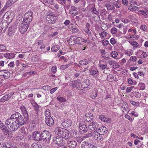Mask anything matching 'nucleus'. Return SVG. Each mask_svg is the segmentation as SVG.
Segmentation results:
<instances>
[{"mask_svg":"<svg viewBox=\"0 0 148 148\" xmlns=\"http://www.w3.org/2000/svg\"><path fill=\"white\" fill-rule=\"evenodd\" d=\"M137 13L140 15H141L143 16H147L148 14V10L147 8H145L143 10H139Z\"/></svg>","mask_w":148,"mask_h":148,"instance_id":"nucleus-19","label":"nucleus"},{"mask_svg":"<svg viewBox=\"0 0 148 148\" xmlns=\"http://www.w3.org/2000/svg\"><path fill=\"white\" fill-rule=\"evenodd\" d=\"M12 115L10 117L7 119L5 121V125H4V127L5 128L6 131L3 132V133L6 134H8L10 130L7 128L10 129V131H14L18 129L17 128V124L15 123V122L13 118H12Z\"/></svg>","mask_w":148,"mask_h":148,"instance_id":"nucleus-1","label":"nucleus"},{"mask_svg":"<svg viewBox=\"0 0 148 148\" xmlns=\"http://www.w3.org/2000/svg\"><path fill=\"white\" fill-rule=\"evenodd\" d=\"M45 113L46 116L45 118H48L50 117H51L50 116L51 114L49 110H46Z\"/></svg>","mask_w":148,"mask_h":148,"instance_id":"nucleus-42","label":"nucleus"},{"mask_svg":"<svg viewBox=\"0 0 148 148\" xmlns=\"http://www.w3.org/2000/svg\"><path fill=\"white\" fill-rule=\"evenodd\" d=\"M128 107V105L126 104L125 106L123 105L122 106L121 109L124 112H128L129 111V109Z\"/></svg>","mask_w":148,"mask_h":148,"instance_id":"nucleus-34","label":"nucleus"},{"mask_svg":"<svg viewBox=\"0 0 148 148\" xmlns=\"http://www.w3.org/2000/svg\"><path fill=\"white\" fill-rule=\"evenodd\" d=\"M56 148H67L66 146L63 144H59Z\"/></svg>","mask_w":148,"mask_h":148,"instance_id":"nucleus-62","label":"nucleus"},{"mask_svg":"<svg viewBox=\"0 0 148 148\" xmlns=\"http://www.w3.org/2000/svg\"><path fill=\"white\" fill-rule=\"evenodd\" d=\"M94 135V138L96 140H99L101 138L102 136L97 132Z\"/></svg>","mask_w":148,"mask_h":148,"instance_id":"nucleus-33","label":"nucleus"},{"mask_svg":"<svg viewBox=\"0 0 148 148\" xmlns=\"http://www.w3.org/2000/svg\"><path fill=\"white\" fill-rule=\"evenodd\" d=\"M32 148H40L41 145L40 143H33L32 145Z\"/></svg>","mask_w":148,"mask_h":148,"instance_id":"nucleus-40","label":"nucleus"},{"mask_svg":"<svg viewBox=\"0 0 148 148\" xmlns=\"http://www.w3.org/2000/svg\"><path fill=\"white\" fill-rule=\"evenodd\" d=\"M138 86L140 89L141 90H143L145 88V85L144 83H141L138 84Z\"/></svg>","mask_w":148,"mask_h":148,"instance_id":"nucleus-49","label":"nucleus"},{"mask_svg":"<svg viewBox=\"0 0 148 148\" xmlns=\"http://www.w3.org/2000/svg\"><path fill=\"white\" fill-rule=\"evenodd\" d=\"M110 43L113 45L115 44L116 42V40L114 38H112L110 40Z\"/></svg>","mask_w":148,"mask_h":148,"instance_id":"nucleus-64","label":"nucleus"},{"mask_svg":"<svg viewBox=\"0 0 148 148\" xmlns=\"http://www.w3.org/2000/svg\"><path fill=\"white\" fill-rule=\"evenodd\" d=\"M138 7L136 6H134L130 9V11L132 12H135L138 11Z\"/></svg>","mask_w":148,"mask_h":148,"instance_id":"nucleus-53","label":"nucleus"},{"mask_svg":"<svg viewBox=\"0 0 148 148\" xmlns=\"http://www.w3.org/2000/svg\"><path fill=\"white\" fill-rule=\"evenodd\" d=\"M57 99L60 102H65L66 100L65 99L62 97H58L57 98Z\"/></svg>","mask_w":148,"mask_h":148,"instance_id":"nucleus-59","label":"nucleus"},{"mask_svg":"<svg viewBox=\"0 0 148 148\" xmlns=\"http://www.w3.org/2000/svg\"><path fill=\"white\" fill-rule=\"evenodd\" d=\"M12 118L15 119V123L17 124V127L18 129L21 125H23L25 123V120L21 114L18 112H16L12 114Z\"/></svg>","mask_w":148,"mask_h":148,"instance_id":"nucleus-3","label":"nucleus"},{"mask_svg":"<svg viewBox=\"0 0 148 148\" xmlns=\"http://www.w3.org/2000/svg\"><path fill=\"white\" fill-rule=\"evenodd\" d=\"M88 128L90 130L94 131V132H97V130L98 129V126L95 122L92 121L88 125Z\"/></svg>","mask_w":148,"mask_h":148,"instance_id":"nucleus-9","label":"nucleus"},{"mask_svg":"<svg viewBox=\"0 0 148 148\" xmlns=\"http://www.w3.org/2000/svg\"><path fill=\"white\" fill-rule=\"evenodd\" d=\"M18 134L21 137L23 138L26 136V133L24 127L21 128L18 132Z\"/></svg>","mask_w":148,"mask_h":148,"instance_id":"nucleus-22","label":"nucleus"},{"mask_svg":"<svg viewBox=\"0 0 148 148\" xmlns=\"http://www.w3.org/2000/svg\"><path fill=\"white\" fill-rule=\"evenodd\" d=\"M70 65L69 64L62 65L60 66V69L62 70H64L67 68Z\"/></svg>","mask_w":148,"mask_h":148,"instance_id":"nucleus-55","label":"nucleus"},{"mask_svg":"<svg viewBox=\"0 0 148 148\" xmlns=\"http://www.w3.org/2000/svg\"><path fill=\"white\" fill-rule=\"evenodd\" d=\"M45 123L47 125L51 126L53 124L54 121L52 117L45 118Z\"/></svg>","mask_w":148,"mask_h":148,"instance_id":"nucleus-18","label":"nucleus"},{"mask_svg":"<svg viewBox=\"0 0 148 148\" xmlns=\"http://www.w3.org/2000/svg\"><path fill=\"white\" fill-rule=\"evenodd\" d=\"M130 18L131 19V21L133 23L136 22V21L137 20L136 18L132 15H130Z\"/></svg>","mask_w":148,"mask_h":148,"instance_id":"nucleus-58","label":"nucleus"},{"mask_svg":"<svg viewBox=\"0 0 148 148\" xmlns=\"http://www.w3.org/2000/svg\"><path fill=\"white\" fill-rule=\"evenodd\" d=\"M81 82L78 80L71 81L69 83V85L73 88L78 89L80 88Z\"/></svg>","mask_w":148,"mask_h":148,"instance_id":"nucleus-8","label":"nucleus"},{"mask_svg":"<svg viewBox=\"0 0 148 148\" xmlns=\"http://www.w3.org/2000/svg\"><path fill=\"white\" fill-rule=\"evenodd\" d=\"M11 143H6L4 144L3 146V148H10L11 147Z\"/></svg>","mask_w":148,"mask_h":148,"instance_id":"nucleus-57","label":"nucleus"},{"mask_svg":"<svg viewBox=\"0 0 148 148\" xmlns=\"http://www.w3.org/2000/svg\"><path fill=\"white\" fill-rule=\"evenodd\" d=\"M107 79L109 82H112L116 81V78L115 75L110 74L108 75Z\"/></svg>","mask_w":148,"mask_h":148,"instance_id":"nucleus-25","label":"nucleus"},{"mask_svg":"<svg viewBox=\"0 0 148 148\" xmlns=\"http://www.w3.org/2000/svg\"><path fill=\"white\" fill-rule=\"evenodd\" d=\"M140 29L143 31H145L147 29V27L146 25H142L140 27Z\"/></svg>","mask_w":148,"mask_h":148,"instance_id":"nucleus-63","label":"nucleus"},{"mask_svg":"<svg viewBox=\"0 0 148 148\" xmlns=\"http://www.w3.org/2000/svg\"><path fill=\"white\" fill-rule=\"evenodd\" d=\"M97 131L99 133V134H100L101 135L104 134L107 132L106 128L105 127H100L97 129Z\"/></svg>","mask_w":148,"mask_h":148,"instance_id":"nucleus-21","label":"nucleus"},{"mask_svg":"<svg viewBox=\"0 0 148 148\" xmlns=\"http://www.w3.org/2000/svg\"><path fill=\"white\" fill-rule=\"evenodd\" d=\"M33 120L34 121H37L39 117L38 115V113H36V112L35 114H34L32 116Z\"/></svg>","mask_w":148,"mask_h":148,"instance_id":"nucleus-39","label":"nucleus"},{"mask_svg":"<svg viewBox=\"0 0 148 148\" xmlns=\"http://www.w3.org/2000/svg\"><path fill=\"white\" fill-rule=\"evenodd\" d=\"M14 94V92H12L10 93L6 94L0 99V102H4L9 100L12 97Z\"/></svg>","mask_w":148,"mask_h":148,"instance_id":"nucleus-10","label":"nucleus"},{"mask_svg":"<svg viewBox=\"0 0 148 148\" xmlns=\"http://www.w3.org/2000/svg\"><path fill=\"white\" fill-rule=\"evenodd\" d=\"M106 6L107 9L110 10H114L115 9V8L114 5H112L109 4H106Z\"/></svg>","mask_w":148,"mask_h":148,"instance_id":"nucleus-38","label":"nucleus"},{"mask_svg":"<svg viewBox=\"0 0 148 148\" xmlns=\"http://www.w3.org/2000/svg\"><path fill=\"white\" fill-rule=\"evenodd\" d=\"M79 127L80 132L82 133H84L87 132L88 128L85 122L80 121L79 122Z\"/></svg>","mask_w":148,"mask_h":148,"instance_id":"nucleus-6","label":"nucleus"},{"mask_svg":"<svg viewBox=\"0 0 148 148\" xmlns=\"http://www.w3.org/2000/svg\"><path fill=\"white\" fill-rule=\"evenodd\" d=\"M77 145L76 141L73 140L68 143V145L70 148H75Z\"/></svg>","mask_w":148,"mask_h":148,"instance_id":"nucleus-26","label":"nucleus"},{"mask_svg":"<svg viewBox=\"0 0 148 148\" xmlns=\"http://www.w3.org/2000/svg\"><path fill=\"white\" fill-rule=\"evenodd\" d=\"M15 54L13 53H7L4 55V56L8 59H12L14 58Z\"/></svg>","mask_w":148,"mask_h":148,"instance_id":"nucleus-28","label":"nucleus"},{"mask_svg":"<svg viewBox=\"0 0 148 148\" xmlns=\"http://www.w3.org/2000/svg\"><path fill=\"white\" fill-rule=\"evenodd\" d=\"M107 65L106 64H99V69L100 70H103L106 69H107L108 70L109 68H107Z\"/></svg>","mask_w":148,"mask_h":148,"instance_id":"nucleus-35","label":"nucleus"},{"mask_svg":"<svg viewBox=\"0 0 148 148\" xmlns=\"http://www.w3.org/2000/svg\"><path fill=\"white\" fill-rule=\"evenodd\" d=\"M42 139L45 142H49L51 136V133L48 131L45 130L41 133Z\"/></svg>","mask_w":148,"mask_h":148,"instance_id":"nucleus-5","label":"nucleus"},{"mask_svg":"<svg viewBox=\"0 0 148 148\" xmlns=\"http://www.w3.org/2000/svg\"><path fill=\"white\" fill-rule=\"evenodd\" d=\"M81 147L82 148H97L95 146L90 144L89 145L88 143L85 141L82 143Z\"/></svg>","mask_w":148,"mask_h":148,"instance_id":"nucleus-17","label":"nucleus"},{"mask_svg":"<svg viewBox=\"0 0 148 148\" xmlns=\"http://www.w3.org/2000/svg\"><path fill=\"white\" fill-rule=\"evenodd\" d=\"M113 4L115 6L116 8H119L121 7V4H120L119 2V0L116 2H115Z\"/></svg>","mask_w":148,"mask_h":148,"instance_id":"nucleus-54","label":"nucleus"},{"mask_svg":"<svg viewBox=\"0 0 148 148\" xmlns=\"http://www.w3.org/2000/svg\"><path fill=\"white\" fill-rule=\"evenodd\" d=\"M93 134L91 132H89L87 134H86L83 136L84 138H88L91 137L93 136Z\"/></svg>","mask_w":148,"mask_h":148,"instance_id":"nucleus-44","label":"nucleus"},{"mask_svg":"<svg viewBox=\"0 0 148 148\" xmlns=\"http://www.w3.org/2000/svg\"><path fill=\"white\" fill-rule=\"evenodd\" d=\"M6 49V47L5 46L0 44V51H4Z\"/></svg>","mask_w":148,"mask_h":148,"instance_id":"nucleus-52","label":"nucleus"},{"mask_svg":"<svg viewBox=\"0 0 148 148\" xmlns=\"http://www.w3.org/2000/svg\"><path fill=\"white\" fill-rule=\"evenodd\" d=\"M90 75L96 77H97L99 74V71L95 66H92L89 70Z\"/></svg>","mask_w":148,"mask_h":148,"instance_id":"nucleus-12","label":"nucleus"},{"mask_svg":"<svg viewBox=\"0 0 148 148\" xmlns=\"http://www.w3.org/2000/svg\"><path fill=\"white\" fill-rule=\"evenodd\" d=\"M107 34L108 33L104 31H103L101 33L99 34L100 36L102 38H104L106 36Z\"/></svg>","mask_w":148,"mask_h":148,"instance_id":"nucleus-46","label":"nucleus"},{"mask_svg":"<svg viewBox=\"0 0 148 148\" xmlns=\"http://www.w3.org/2000/svg\"><path fill=\"white\" fill-rule=\"evenodd\" d=\"M31 103L34 108L36 112V113H38L39 108L40 107V106L35 101H34L33 102H32Z\"/></svg>","mask_w":148,"mask_h":148,"instance_id":"nucleus-27","label":"nucleus"},{"mask_svg":"<svg viewBox=\"0 0 148 148\" xmlns=\"http://www.w3.org/2000/svg\"><path fill=\"white\" fill-rule=\"evenodd\" d=\"M90 62L89 59H85L81 60L79 62V63L81 65H84L88 64Z\"/></svg>","mask_w":148,"mask_h":148,"instance_id":"nucleus-29","label":"nucleus"},{"mask_svg":"<svg viewBox=\"0 0 148 148\" xmlns=\"http://www.w3.org/2000/svg\"><path fill=\"white\" fill-rule=\"evenodd\" d=\"M76 42L78 44L82 45L83 44L84 40L82 37H77L76 39Z\"/></svg>","mask_w":148,"mask_h":148,"instance_id":"nucleus-30","label":"nucleus"},{"mask_svg":"<svg viewBox=\"0 0 148 148\" xmlns=\"http://www.w3.org/2000/svg\"><path fill=\"white\" fill-rule=\"evenodd\" d=\"M43 1L48 4H50L51 5L54 4V1L53 0H43Z\"/></svg>","mask_w":148,"mask_h":148,"instance_id":"nucleus-41","label":"nucleus"},{"mask_svg":"<svg viewBox=\"0 0 148 148\" xmlns=\"http://www.w3.org/2000/svg\"><path fill=\"white\" fill-rule=\"evenodd\" d=\"M77 132L76 130L73 129L71 132L70 135H71L72 137L74 138H77V137L79 135Z\"/></svg>","mask_w":148,"mask_h":148,"instance_id":"nucleus-31","label":"nucleus"},{"mask_svg":"<svg viewBox=\"0 0 148 148\" xmlns=\"http://www.w3.org/2000/svg\"><path fill=\"white\" fill-rule=\"evenodd\" d=\"M33 12L31 11L27 12L24 15L23 22L26 24L30 25L33 18Z\"/></svg>","mask_w":148,"mask_h":148,"instance_id":"nucleus-4","label":"nucleus"},{"mask_svg":"<svg viewBox=\"0 0 148 148\" xmlns=\"http://www.w3.org/2000/svg\"><path fill=\"white\" fill-rule=\"evenodd\" d=\"M46 19L49 23L53 24L56 21L57 18L55 16L49 14L47 15Z\"/></svg>","mask_w":148,"mask_h":148,"instance_id":"nucleus-13","label":"nucleus"},{"mask_svg":"<svg viewBox=\"0 0 148 148\" xmlns=\"http://www.w3.org/2000/svg\"><path fill=\"white\" fill-rule=\"evenodd\" d=\"M20 109L21 110L24 117L25 120H27L28 119L29 116L26 108L23 106H21L20 107Z\"/></svg>","mask_w":148,"mask_h":148,"instance_id":"nucleus-16","label":"nucleus"},{"mask_svg":"<svg viewBox=\"0 0 148 148\" xmlns=\"http://www.w3.org/2000/svg\"><path fill=\"white\" fill-rule=\"evenodd\" d=\"M54 132L57 135L66 140L69 139L71 138L69 131L67 129L60 127H57L55 129Z\"/></svg>","mask_w":148,"mask_h":148,"instance_id":"nucleus-2","label":"nucleus"},{"mask_svg":"<svg viewBox=\"0 0 148 148\" xmlns=\"http://www.w3.org/2000/svg\"><path fill=\"white\" fill-rule=\"evenodd\" d=\"M85 116V120L88 122H89L93 118V115L91 113H86Z\"/></svg>","mask_w":148,"mask_h":148,"instance_id":"nucleus-20","label":"nucleus"},{"mask_svg":"<svg viewBox=\"0 0 148 148\" xmlns=\"http://www.w3.org/2000/svg\"><path fill=\"white\" fill-rule=\"evenodd\" d=\"M60 48V46L58 45L53 46L51 48V50L52 51H57Z\"/></svg>","mask_w":148,"mask_h":148,"instance_id":"nucleus-37","label":"nucleus"},{"mask_svg":"<svg viewBox=\"0 0 148 148\" xmlns=\"http://www.w3.org/2000/svg\"><path fill=\"white\" fill-rule=\"evenodd\" d=\"M10 12H7L5 13L4 15V16H6V18H10V20H12L13 19V18L12 16H11L10 14H9Z\"/></svg>","mask_w":148,"mask_h":148,"instance_id":"nucleus-45","label":"nucleus"},{"mask_svg":"<svg viewBox=\"0 0 148 148\" xmlns=\"http://www.w3.org/2000/svg\"><path fill=\"white\" fill-rule=\"evenodd\" d=\"M13 4H14V3L12 2L11 0H8L6 3L5 6L6 7L8 8Z\"/></svg>","mask_w":148,"mask_h":148,"instance_id":"nucleus-51","label":"nucleus"},{"mask_svg":"<svg viewBox=\"0 0 148 148\" xmlns=\"http://www.w3.org/2000/svg\"><path fill=\"white\" fill-rule=\"evenodd\" d=\"M101 56L103 58L106 60H107L109 58L108 55H107L106 53L101 54Z\"/></svg>","mask_w":148,"mask_h":148,"instance_id":"nucleus-60","label":"nucleus"},{"mask_svg":"<svg viewBox=\"0 0 148 148\" xmlns=\"http://www.w3.org/2000/svg\"><path fill=\"white\" fill-rule=\"evenodd\" d=\"M137 60V58L135 56H131L130 59V61L135 62Z\"/></svg>","mask_w":148,"mask_h":148,"instance_id":"nucleus-61","label":"nucleus"},{"mask_svg":"<svg viewBox=\"0 0 148 148\" xmlns=\"http://www.w3.org/2000/svg\"><path fill=\"white\" fill-rule=\"evenodd\" d=\"M92 7L91 9L92 10V12L97 16H99V10H98L96 9V8L95 7V4H92Z\"/></svg>","mask_w":148,"mask_h":148,"instance_id":"nucleus-23","label":"nucleus"},{"mask_svg":"<svg viewBox=\"0 0 148 148\" xmlns=\"http://www.w3.org/2000/svg\"><path fill=\"white\" fill-rule=\"evenodd\" d=\"M32 137L35 141H41L42 140L41 134L37 131H36L32 133Z\"/></svg>","mask_w":148,"mask_h":148,"instance_id":"nucleus-7","label":"nucleus"},{"mask_svg":"<svg viewBox=\"0 0 148 148\" xmlns=\"http://www.w3.org/2000/svg\"><path fill=\"white\" fill-rule=\"evenodd\" d=\"M79 31V29L76 27L73 26L72 28V32L73 33H78Z\"/></svg>","mask_w":148,"mask_h":148,"instance_id":"nucleus-43","label":"nucleus"},{"mask_svg":"<svg viewBox=\"0 0 148 148\" xmlns=\"http://www.w3.org/2000/svg\"><path fill=\"white\" fill-rule=\"evenodd\" d=\"M86 34L89 37H90L91 36H92V32L89 29H88L86 30H84Z\"/></svg>","mask_w":148,"mask_h":148,"instance_id":"nucleus-36","label":"nucleus"},{"mask_svg":"<svg viewBox=\"0 0 148 148\" xmlns=\"http://www.w3.org/2000/svg\"><path fill=\"white\" fill-rule=\"evenodd\" d=\"M29 25L28 24H26L25 23H23L22 22L21 25L20 27V30L21 32L23 34L28 29Z\"/></svg>","mask_w":148,"mask_h":148,"instance_id":"nucleus-14","label":"nucleus"},{"mask_svg":"<svg viewBox=\"0 0 148 148\" xmlns=\"http://www.w3.org/2000/svg\"><path fill=\"white\" fill-rule=\"evenodd\" d=\"M88 81L89 80L88 79L85 80L82 82V88H87L89 85Z\"/></svg>","mask_w":148,"mask_h":148,"instance_id":"nucleus-32","label":"nucleus"},{"mask_svg":"<svg viewBox=\"0 0 148 148\" xmlns=\"http://www.w3.org/2000/svg\"><path fill=\"white\" fill-rule=\"evenodd\" d=\"M1 75L5 78H8L10 75V73L7 70L2 71Z\"/></svg>","mask_w":148,"mask_h":148,"instance_id":"nucleus-24","label":"nucleus"},{"mask_svg":"<svg viewBox=\"0 0 148 148\" xmlns=\"http://www.w3.org/2000/svg\"><path fill=\"white\" fill-rule=\"evenodd\" d=\"M99 119L101 121L106 122H107L108 120L107 118L104 117L103 115L99 116Z\"/></svg>","mask_w":148,"mask_h":148,"instance_id":"nucleus-48","label":"nucleus"},{"mask_svg":"<svg viewBox=\"0 0 148 148\" xmlns=\"http://www.w3.org/2000/svg\"><path fill=\"white\" fill-rule=\"evenodd\" d=\"M62 138H63L58 136L54 137L53 138V142L55 144H61L63 141Z\"/></svg>","mask_w":148,"mask_h":148,"instance_id":"nucleus-15","label":"nucleus"},{"mask_svg":"<svg viewBox=\"0 0 148 148\" xmlns=\"http://www.w3.org/2000/svg\"><path fill=\"white\" fill-rule=\"evenodd\" d=\"M118 55V53L116 51H113L111 52V56L113 58H115Z\"/></svg>","mask_w":148,"mask_h":148,"instance_id":"nucleus-50","label":"nucleus"},{"mask_svg":"<svg viewBox=\"0 0 148 148\" xmlns=\"http://www.w3.org/2000/svg\"><path fill=\"white\" fill-rule=\"evenodd\" d=\"M72 122L71 119H65L62 122V125L64 128H68L72 125Z\"/></svg>","mask_w":148,"mask_h":148,"instance_id":"nucleus-11","label":"nucleus"},{"mask_svg":"<svg viewBox=\"0 0 148 148\" xmlns=\"http://www.w3.org/2000/svg\"><path fill=\"white\" fill-rule=\"evenodd\" d=\"M76 141L79 143H80L81 142H82L84 139V137H83V136L82 137H77V138H76Z\"/></svg>","mask_w":148,"mask_h":148,"instance_id":"nucleus-47","label":"nucleus"},{"mask_svg":"<svg viewBox=\"0 0 148 148\" xmlns=\"http://www.w3.org/2000/svg\"><path fill=\"white\" fill-rule=\"evenodd\" d=\"M102 42L103 44L104 45H107L108 44H109L110 46H111V45L109 43V41L106 40H102Z\"/></svg>","mask_w":148,"mask_h":148,"instance_id":"nucleus-56","label":"nucleus"}]
</instances>
